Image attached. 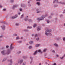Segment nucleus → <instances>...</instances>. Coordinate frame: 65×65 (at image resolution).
I'll return each mask as SVG.
<instances>
[{
    "mask_svg": "<svg viewBox=\"0 0 65 65\" xmlns=\"http://www.w3.org/2000/svg\"><path fill=\"white\" fill-rule=\"evenodd\" d=\"M32 48V46H30L28 47L29 49H31Z\"/></svg>",
    "mask_w": 65,
    "mask_h": 65,
    "instance_id": "19",
    "label": "nucleus"
},
{
    "mask_svg": "<svg viewBox=\"0 0 65 65\" xmlns=\"http://www.w3.org/2000/svg\"><path fill=\"white\" fill-rule=\"evenodd\" d=\"M57 5H55V7H57Z\"/></svg>",
    "mask_w": 65,
    "mask_h": 65,
    "instance_id": "62",
    "label": "nucleus"
},
{
    "mask_svg": "<svg viewBox=\"0 0 65 65\" xmlns=\"http://www.w3.org/2000/svg\"><path fill=\"white\" fill-rule=\"evenodd\" d=\"M46 21L47 22V24H48L50 23V21L49 20H46Z\"/></svg>",
    "mask_w": 65,
    "mask_h": 65,
    "instance_id": "14",
    "label": "nucleus"
},
{
    "mask_svg": "<svg viewBox=\"0 0 65 65\" xmlns=\"http://www.w3.org/2000/svg\"><path fill=\"white\" fill-rule=\"evenodd\" d=\"M24 17V14H23L22 15H21V18H23Z\"/></svg>",
    "mask_w": 65,
    "mask_h": 65,
    "instance_id": "28",
    "label": "nucleus"
},
{
    "mask_svg": "<svg viewBox=\"0 0 65 65\" xmlns=\"http://www.w3.org/2000/svg\"><path fill=\"white\" fill-rule=\"evenodd\" d=\"M5 61V59H4L3 60V62H4V61Z\"/></svg>",
    "mask_w": 65,
    "mask_h": 65,
    "instance_id": "46",
    "label": "nucleus"
},
{
    "mask_svg": "<svg viewBox=\"0 0 65 65\" xmlns=\"http://www.w3.org/2000/svg\"><path fill=\"white\" fill-rule=\"evenodd\" d=\"M6 8L4 9H3V11H6Z\"/></svg>",
    "mask_w": 65,
    "mask_h": 65,
    "instance_id": "39",
    "label": "nucleus"
},
{
    "mask_svg": "<svg viewBox=\"0 0 65 65\" xmlns=\"http://www.w3.org/2000/svg\"><path fill=\"white\" fill-rule=\"evenodd\" d=\"M37 20H38V21H41V20H43V18L42 17L40 18H37Z\"/></svg>",
    "mask_w": 65,
    "mask_h": 65,
    "instance_id": "5",
    "label": "nucleus"
},
{
    "mask_svg": "<svg viewBox=\"0 0 65 65\" xmlns=\"http://www.w3.org/2000/svg\"><path fill=\"white\" fill-rule=\"evenodd\" d=\"M28 6H29L30 7V6H31V5L30 4H28Z\"/></svg>",
    "mask_w": 65,
    "mask_h": 65,
    "instance_id": "47",
    "label": "nucleus"
},
{
    "mask_svg": "<svg viewBox=\"0 0 65 65\" xmlns=\"http://www.w3.org/2000/svg\"><path fill=\"white\" fill-rule=\"evenodd\" d=\"M54 45L55 46H56V47H58L59 46V45L56 43L54 44Z\"/></svg>",
    "mask_w": 65,
    "mask_h": 65,
    "instance_id": "11",
    "label": "nucleus"
},
{
    "mask_svg": "<svg viewBox=\"0 0 65 65\" xmlns=\"http://www.w3.org/2000/svg\"><path fill=\"white\" fill-rule=\"evenodd\" d=\"M24 20H25V21H27L28 20V18H25Z\"/></svg>",
    "mask_w": 65,
    "mask_h": 65,
    "instance_id": "35",
    "label": "nucleus"
},
{
    "mask_svg": "<svg viewBox=\"0 0 65 65\" xmlns=\"http://www.w3.org/2000/svg\"><path fill=\"white\" fill-rule=\"evenodd\" d=\"M52 52L53 53H55V50H53L52 51Z\"/></svg>",
    "mask_w": 65,
    "mask_h": 65,
    "instance_id": "52",
    "label": "nucleus"
},
{
    "mask_svg": "<svg viewBox=\"0 0 65 65\" xmlns=\"http://www.w3.org/2000/svg\"><path fill=\"white\" fill-rule=\"evenodd\" d=\"M17 42L18 43H21L22 42L21 41H20L18 42Z\"/></svg>",
    "mask_w": 65,
    "mask_h": 65,
    "instance_id": "31",
    "label": "nucleus"
},
{
    "mask_svg": "<svg viewBox=\"0 0 65 65\" xmlns=\"http://www.w3.org/2000/svg\"><path fill=\"white\" fill-rule=\"evenodd\" d=\"M51 31H52V30L51 29L46 30L45 31V35H46V36H49V35L52 36V34H51V33L50 32H51Z\"/></svg>",
    "mask_w": 65,
    "mask_h": 65,
    "instance_id": "1",
    "label": "nucleus"
},
{
    "mask_svg": "<svg viewBox=\"0 0 65 65\" xmlns=\"http://www.w3.org/2000/svg\"><path fill=\"white\" fill-rule=\"evenodd\" d=\"M2 27V28L3 30H5V26H1Z\"/></svg>",
    "mask_w": 65,
    "mask_h": 65,
    "instance_id": "13",
    "label": "nucleus"
},
{
    "mask_svg": "<svg viewBox=\"0 0 65 65\" xmlns=\"http://www.w3.org/2000/svg\"><path fill=\"white\" fill-rule=\"evenodd\" d=\"M10 53V50L8 49L6 51V55H9Z\"/></svg>",
    "mask_w": 65,
    "mask_h": 65,
    "instance_id": "4",
    "label": "nucleus"
},
{
    "mask_svg": "<svg viewBox=\"0 0 65 65\" xmlns=\"http://www.w3.org/2000/svg\"><path fill=\"white\" fill-rule=\"evenodd\" d=\"M37 4H38V5H40V3L39 2H37Z\"/></svg>",
    "mask_w": 65,
    "mask_h": 65,
    "instance_id": "36",
    "label": "nucleus"
},
{
    "mask_svg": "<svg viewBox=\"0 0 65 65\" xmlns=\"http://www.w3.org/2000/svg\"><path fill=\"white\" fill-rule=\"evenodd\" d=\"M56 57H59V55H56Z\"/></svg>",
    "mask_w": 65,
    "mask_h": 65,
    "instance_id": "56",
    "label": "nucleus"
},
{
    "mask_svg": "<svg viewBox=\"0 0 65 65\" xmlns=\"http://www.w3.org/2000/svg\"><path fill=\"white\" fill-rule=\"evenodd\" d=\"M63 39L64 41H65V38H63Z\"/></svg>",
    "mask_w": 65,
    "mask_h": 65,
    "instance_id": "50",
    "label": "nucleus"
},
{
    "mask_svg": "<svg viewBox=\"0 0 65 65\" xmlns=\"http://www.w3.org/2000/svg\"><path fill=\"white\" fill-rule=\"evenodd\" d=\"M18 14H19V15H20V14H21V13L20 12H19V13H18Z\"/></svg>",
    "mask_w": 65,
    "mask_h": 65,
    "instance_id": "57",
    "label": "nucleus"
},
{
    "mask_svg": "<svg viewBox=\"0 0 65 65\" xmlns=\"http://www.w3.org/2000/svg\"><path fill=\"white\" fill-rule=\"evenodd\" d=\"M54 14H53V13H51V15H53Z\"/></svg>",
    "mask_w": 65,
    "mask_h": 65,
    "instance_id": "59",
    "label": "nucleus"
},
{
    "mask_svg": "<svg viewBox=\"0 0 65 65\" xmlns=\"http://www.w3.org/2000/svg\"><path fill=\"white\" fill-rule=\"evenodd\" d=\"M46 51H47V49L45 48L43 50V52H45Z\"/></svg>",
    "mask_w": 65,
    "mask_h": 65,
    "instance_id": "18",
    "label": "nucleus"
},
{
    "mask_svg": "<svg viewBox=\"0 0 65 65\" xmlns=\"http://www.w3.org/2000/svg\"><path fill=\"white\" fill-rule=\"evenodd\" d=\"M37 29L38 31H39L40 30V28H39V27H37Z\"/></svg>",
    "mask_w": 65,
    "mask_h": 65,
    "instance_id": "27",
    "label": "nucleus"
},
{
    "mask_svg": "<svg viewBox=\"0 0 65 65\" xmlns=\"http://www.w3.org/2000/svg\"><path fill=\"white\" fill-rule=\"evenodd\" d=\"M10 47V50H12V48H14V47Z\"/></svg>",
    "mask_w": 65,
    "mask_h": 65,
    "instance_id": "29",
    "label": "nucleus"
},
{
    "mask_svg": "<svg viewBox=\"0 0 65 65\" xmlns=\"http://www.w3.org/2000/svg\"><path fill=\"white\" fill-rule=\"evenodd\" d=\"M10 47H12V44H11Z\"/></svg>",
    "mask_w": 65,
    "mask_h": 65,
    "instance_id": "41",
    "label": "nucleus"
},
{
    "mask_svg": "<svg viewBox=\"0 0 65 65\" xmlns=\"http://www.w3.org/2000/svg\"><path fill=\"white\" fill-rule=\"evenodd\" d=\"M23 31H25V32H29V30L27 29L24 30Z\"/></svg>",
    "mask_w": 65,
    "mask_h": 65,
    "instance_id": "17",
    "label": "nucleus"
},
{
    "mask_svg": "<svg viewBox=\"0 0 65 65\" xmlns=\"http://www.w3.org/2000/svg\"><path fill=\"white\" fill-rule=\"evenodd\" d=\"M39 39V38H36V40H37L38 41Z\"/></svg>",
    "mask_w": 65,
    "mask_h": 65,
    "instance_id": "33",
    "label": "nucleus"
},
{
    "mask_svg": "<svg viewBox=\"0 0 65 65\" xmlns=\"http://www.w3.org/2000/svg\"><path fill=\"white\" fill-rule=\"evenodd\" d=\"M37 54V51H35L33 54L34 55H36Z\"/></svg>",
    "mask_w": 65,
    "mask_h": 65,
    "instance_id": "10",
    "label": "nucleus"
},
{
    "mask_svg": "<svg viewBox=\"0 0 65 65\" xmlns=\"http://www.w3.org/2000/svg\"><path fill=\"white\" fill-rule=\"evenodd\" d=\"M19 6V5H16L14 6H13V8H12L13 9H14L15 8V7H17V6Z\"/></svg>",
    "mask_w": 65,
    "mask_h": 65,
    "instance_id": "8",
    "label": "nucleus"
},
{
    "mask_svg": "<svg viewBox=\"0 0 65 65\" xmlns=\"http://www.w3.org/2000/svg\"><path fill=\"white\" fill-rule=\"evenodd\" d=\"M23 62V60H19L18 61V62L19 63H20V64H21V63H22Z\"/></svg>",
    "mask_w": 65,
    "mask_h": 65,
    "instance_id": "7",
    "label": "nucleus"
},
{
    "mask_svg": "<svg viewBox=\"0 0 65 65\" xmlns=\"http://www.w3.org/2000/svg\"><path fill=\"white\" fill-rule=\"evenodd\" d=\"M52 65H57V64L56 63H54Z\"/></svg>",
    "mask_w": 65,
    "mask_h": 65,
    "instance_id": "45",
    "label": "nucleus"
},
{
    "mask_svg": "<svg viewBox=\"0 0 65 65\" xmlns=\"http://www.w3.org/2000/svg\"><path fill=\"white\" fill-rule=\"evenodd\" d=\"M21 39H23V37H21Z\"/></svg>",
    "mask_w": 65,
    "mask_h": 65,
    "instance_id": "63",
    "label": "nucleus"
},
{
    "mask_svg": "<svg viewBox=\"0 0 65 65\" xmlns=\"http://www.w3.org/2000/svg\"><path fill=\"white\" fill-rule=\"evenodd\" d=\"M32 36H34V34H32Z\"/></svg>",
    "mask_w": 65,
    "mask_h": 65,
    "instance_id": "61",
    "label": "nucleus"
},
{
    "mask_svg": "<svg viewBox=\"0 0 65 65\" xmlns=\"http://www.w3.org/2000/svg\"><path fill=\"white\" fill-rule=\"evenodd\" d=\"M22 10H23V9L22 8H20V10L21 11H22Z\"/></svg>",
    "mask_w": 65,
    "mask_h": 65,
    "instance_id": "37",
    "label": "nucleus"
},
{
    "mask_svg": "<svg viewBox=\"0 0 65 65\" xmlns=\"http://www.w3.org/2000/svg\"><path fill=\"white\" fill-rule=\"evenodd\" d=\"M25 5H24V4H22L21 5V6L22 7H25Z\"/></svg>",
    "mask_w": 65,
    "mask_h": 65,
    "instance_id": "30",
    "label": "nucleus"
},
{
    "mask_svg": "<svg viewBox=\"0 0 65 65\" xmlns=\"http://www.w3.org/2000/svg\"><path fill=\"white\" fill-rule=\"evenodd\" d=\"M39 46H40V44H36L35 45L36 47H38Z\"/></svg>",
    "mask_w": 65,
    "mask_h": 65,
    "instance_id": "20",
    "label": "nucleus"
},
{
    "mask_svg": "<svg viewBox=\"0 0 65 65\" xmlns=\"http://www.w3.org/2000/svg\"><path fill=\"white\" fill-rule=\"evenodd\" d=\"M36 11H37L36 13H40V12H41V11H40L39 10V9H36Z\"/></svg>",
    "mask_w": 65,
    "mask_h": 65,
    "instance_id": "9",
    "label": "nucleus"
},
{
    "mask_svg": "<svg viewBox=\"0 0 65 65\" xmlns=\"http://www.w3.org/2000/svg\"><path fill=\"white\" fill-rule=\"evenodd\" d=\"M58 3L59 4H65V3L64 2H62V1L59 2L58 0H54L53 3Z\"/></svg>",
    "mask_w": 65,
    "mask_h": 65,
    "instance_id": "2",
    "label": "nucleus"
},
{
    "mask_svg": "<svg viewBox=\"0 0 65 65\" xmlns=\"http://www.w3.org/2000/svg\"><path fill=\"white\" fill-rule=\"evenodd\" d=\"M1 54L3 55H6V51L5 50H4L1 52Z\"/></svg>",
    "mask_w": 65,
    "mask_h": 65,
    "instance_id": "3",
    "label": "nucleus"
},
{
    "mask_svg": "<svg viewBox=\"0 0 65 65\" xmlns=\"http://www.w3.org/2000/svg\"><path fill=\"white\" fill-rule=\"evenodd\" d=\"M16 39V40H18V39H20V37H17Z\"/></svg>",
    "mask_w": 65,
    "mask_h": 65,
    "instance_id": "26",
    "label": "nucleus"
},
{
    "mask_svg": "<svg viewBox=\"0 0 65 65\" xmlns=\"http://www.w3.org/2000/svg\"><path fill=\"white\" fill-rule=\"evenodd\" d=\"M37 52H39V53H41V54H42V52L41 51V50H39L37 51Z\"/></svg>",
    "mask_w": 65,
    "mask_h": 65,
    "instance_id": "16",
    "label": "nucleus"
},
{
    "mask_svg": "<svg viewBox=\"0 0 65 65\" xmlns=\"http://www.w3.org/2000/svg\"><path fill=\"white\" fill-rule=\"evenodd\" d=\"M30 59H31L32 60H33V58L32 57L30 56Z\"/></svg>",
    "mask_w": 65,
    "mask_h": 65,
    "instance_id": "38",
    "label": "nucleus"
},
{
    "mask_svg": "<svg viewBox=\"0 0 65 65\" xmlns=\"http://www.w3.org/2000/svg\"><path fill=\"white\" fill-rule=\"evenodd\" d=\"M29 22H32V21L31 20H29Z\"/></svg>",
    "mask_w": 65,
    "mask_h": 65,
    "instance_id": "51",
    "label": "nucleus"
},
{
    "mask_svg": "<svg viewBox=\"0 0 65 65\" xmlns=\"http://www.w3.org/2000/svg\"><path fill=\"white\" fill-rule=\"evenodd\" d=\"M27 65V63L25 62H23V63L22 65Z\"/></svg>",
    "mask_w": 65,
    "mask_h": 65,
    "instance_id": "22",
    "label": "nucleus"
},
{
    "mask_svg": "<svg viewBox=\"0 0 65 65\" xmlns=\"http://www.w3.org/2000/svg\"><path fill=\"white\" fill-rule=\"evenodd\" d=\"M10 2L11 3H13L14 2V0H10Z\"/></svg>",
    "mask_w": 65,
    "mask_h": 65,
    "instance_id": "24",
    "label": "nucleus"
},
{
    "mask_svg": "<svg viewBox=\"0 0 65 65\" xmlns=\"http://www.w3.org/2000/svg\"><path fill=\"white\" fill-rule=\"evenodd\" d=\"M17 53L18 54H20L21 53V51H19L17 52Z\"/></svg>",
    "mask_w": 65,
    "mask_h": 65,
    "instance_id": "21",
    "label": "nucleus"
},
{
    "mask_svg": "<svg viewBox=\"0 0 65 65\" xmlns=\"http://www.w3.org/2000/svg\"><path fill=\"white\" fill-rule=\"evenodd\" d=\"M18 17V15H15L14 16L12 17V18L13 19H15V18H17Z\"/></svg>",
    "mask_w": 65,
    "mask_h": 65,
    "instance_id": "6",
    "label": "nucleus"
},
{
    "mask_svg": "<svg viewBox=\"0 0 65 65\" xmlns=\"http://www.w3.org/2000/svg\"><path fill=\"white\" fill-rule=\"evenodd\" d=\"M0 8H2V6L1 5H0Z\"/></svg>",
    "mask_w": 65,
    "mask_h": 65,
    "instance_id": "43",
    "label": "nucleus"
},
{
    "mask_svg": "<svg viewBox=\"0 0 65 65\" xmlns=\"http://www.w3.org/2000/svg\"><path fill=\"white\" fill-rule=\"evenodd\" d=\"M27 58L28 57H27V56H25L24 57V59H27Z\"/></svg>",
    "mask_w": 65,
    "mask_h": 65,
    "instance_id": "32",
    "label": "nucleus"
},
{
    "mask_svg": "<svg viewBox=\"0 0 65 65\" xmlns=\"http://www.w3.org/2000/svg\"><path fill=\"white\" fill-rule=\"evenodd\" d=\"M60 17L61 18V17H62V15H60Z\"/></svg>",
    "mask_w": 65,
    "mask_h": 65,
    "instance_id": "54",
    "label": "nucleus"
},
{
    "mask_svg": "<svg viewBox=\"0 0 65 65\" xmlns=\"http://www.w3.org/2000/svg\"><path fill=\"white\" fill-rule=\"evenodd\" d=\"M36 1H40V0H36Z\"/></svg>",
    "mask_w": 65,
    "mask_h": 65,
    "instance_id": "58",
    "label": "nucleus"
},
{
    "mask_svg": "<svg viewBox=\"0 0 65 65\" xmlns=\"http://www.w3.org/2000/svg\"><path fill=\"white\" fill-rule=\"evenodd\" d=\"M26 45H29V44H26Z\"/></svg>",
    "mask_w": 65,
    "mask_h": 65,
    "instance_id": "60",
    "label": "nucleus"
},
{
    "mask_svg": "<svg viewBox=\"0 0 65 65\" xmlns=\"http://www.w3.org/2000/svg\"><path fill=\"white\" fill-rule=\"evenodd\" d=\"M65 55H64L62 56V57H60V59H61V60H62V59H63V58H64V57H65Z\"/></svg>",
    "mask_w": 65,
    "mask_h": 65,
    "instance_id": "12",
    "label": "nucleus"
},
{
    "mask_svg": "<svg viewBox=\"0 0 65 65\" xmlns=\"http://www.w3.org/2000/svg\"><path fill=\"white\" fill-rule=\"evenodd\" d=\"M14 35V36H17V35L16 34H15Z\"/></svg>",
    "mask_w": 65,
    "mask_h": 65,
    "instance_id": "53",
    "label": "nucleus"
},
{
    "mask_svg": "<svg viewBox=\"0 0 65 65\" xmlns=\"http://www.w3.org/2000/svg\"><path fill=\"white\" fill-rule=\"evenodd\" d=\"M38 36V35H37V34H36L35 35V37H37Z\"/></svg>",
    "mask_w": 65,
    "mask_h": 65,
    "instance_id": "49",
    "label": "nucleus"
},
{
    "mask_svg": "<svg viewBox=\"0 0 65 65\" xmlns=\"http://www.w3.org/2000/svg\"><path fill=\"white\" fill-rule=\"evenodd\" d=\"M16 26H19V24L18 23H16Z\"/></svg>",
    "mask_w": 65,
    "mask_h": 65,
    "instance_id": "40",
    "label": "nucleus"
},
{
    "mask_svg": "<svg viewBox=\"0 0 65 65\" xmlns=\"http://www.w3.org/2000/svg\"><path fill=\"white\" fill-rule=\"evenodd\" d=\"M6 47L7 48H8V47H9V46L8 45L6 46Z\"/></svg>",
    "mask_w": 65,
    "mask_h": 65,
    "instance_id": "42",
    "label": "nucleus"
},
{
    "mask_svg": "<svg viewBox=\"0 0 65 65\" xmlns=\"http://www.w3.org/2000/svg\"><path fill=\"white\" fill-rule=\"evenodd\" d=\"M29 43L30 44H33V41H30L29 42Z\"/></svg>",
    "mask_w": 65,
    "mask_h": 65,
    "instance_id": "15",
    "label": "nucleus"
},
{
    "mask_svg": "<svg viewBox=\"0 0 65 65\" xmlns=\"http://www.w3.org/2000/svg\"><path fill=\"white\" fill-rule=\"evenodd\" d=\"M64 26H65V23H64Z\"/></svg>",
    "mask_w": 65,
    "mask_h": 65,
    "instance_id": "64",
    "label": "nucleus"
},
{
    "mask_svg": "<svg viewBox=\"0 0 65 65\" xmlns=\"http://www.w3.org/2000/svg\"><path fill=\"white\" fill-rule=\"evenodd\" d=\"M2 37H3V36H2V35L1 36H0V38H2Z\"/></svg>",
    "mask_w": 65,
    "mask_h": 65,
    "instance_id": "48",
    "label": "nucleus"
},
{
    "mask_svg": "<svg viewBox=\"0 0 65 65\" xmlns=\"http://www.w3.org/2000/svg\"><path fill=\"white\" fill-rule=\"evenodd\" d=\"M48 18H49V19H50V18H51V16H49V17H48Z\"/></svg>",
    "mask_w": 65,
    "mask_h": 65,
    "instance_id": "55",
    "label": "nucleus"
},
{
    "mask_svg": "<svg viewBox=\"0 0 65 65\" xmlns=\"http://www.w3.org/2000/svg\"><path fill=\"white\" fill-rule=\"evenodd\" d=\"M63 13H65V9L63 10Z\"/></svg>",
    "mask_w": 65,
    "mask_h": 65,
    "instance_id": "44",
    "label": "nucleus"
},
{
    "mask_svg": "<svg viewBox=\"0 0 65 65\" xmlns=\"http://www.w3.org/2000/svg\"><path fill=\"white\" fill-rule=\"evenodd\" d=\"M37 24H34L33 25L34 28H35Z\"/></svg>",
    "mask_w": 65,
    "mask_h": 65,
    "instance_id": "23",
    "label": "nucleus"
},
{
    "mask_svg": "<svg viewBox=\"0 0 65 65\" xmlns=\"http://www.w3.org/2000/svg\"><path fill=\"white\" fill-rule=\"evenodd\" d=\"M9 61H10L11 63H12V61L11 59Z\"/></svg>",
    "mask_w": 65,
    "mask_h": 65,
    "instance_id": "34",
    "label": "nucleus"
},
{
    "mask_svg": "<svg viewBox=\"0 0 65 65\" xmlns=\"http://www.w3.org/2000/svg\"><path fill=\"white\" fill-rule=\"evenodd\" d=\"M27 29H31L32 28V27L31 26H28L27 28Z\"/></svg>",
    "mask_w": 65,
    "mask_h": 65,
    "instance_id": "25",
    "label": "nucleus"
}]
</instances>
